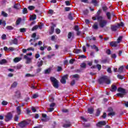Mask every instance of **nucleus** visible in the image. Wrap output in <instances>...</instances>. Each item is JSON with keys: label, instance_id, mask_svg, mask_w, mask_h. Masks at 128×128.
<instances>
[{"label": "nucleus", "instance_id": "nucleus-1", "mask_svg": "<svg viewBox=\"0 0 128 128\" xmlns=\"http://www.w3.org/2000/svg\"><path fill=\"white\" fill-rule=\"evenodd\" d=\"M98 82L100 84H110L112 82L110 81V79L108 78V76H104L98 79Z\"/></svg>", "mask_w": 128, "mask_h": 128}, {"label": "nucleus", "instance_id": "nucleus-2", "mask_svg": "<svg viewBox=\"0 0 128 128\" xmlns=\"http://www.w3.org/2000/svg\"><path fill=\"white\" fill-rule=\"evenodd\" d=\"M50 80L52 82V85L55 88H58L60 87V82L54 77H50Z\"/></svg>", "mask_w": 128, "mask_h": 128}, {"label": "nucleus", "instance_id": "nucleus-3", "mask_svg": "<svg viewBox=\"0 0 128 128\" xmlns=\"http://www.w3.org/2000/svg\"><path fill=\"white\" fill-rule=\"evenodd\" d=\"M4 118L5 122H10V120H12L14 116L12 115V112H8L6 115L4 116Z\"/></svg>", "mask_w": 128, "mask_h": 128}, {"label": "nucleus", "instance_id": "nucleus-4", "mask_svg": "<svg viewBox=\"0 0 128 128\" xmlns=\"http://www.w3.org/2000/svg\"><path fill=\"white\" fill-rule=\"evenodd\" d=\"M68 74L64 75L60 80L61 84H66V80H68Z\"/></svg>", "mask_w": 128, "mask_h": 128}, {"label": "nucleus", "instance_id": "nucleus-5", "mask_svg": "<svg viewBox=\"0 0 128 128\" xmlns=\"http://www.w3.org/2000/svg\"><path fill=\"white\" fill-rule=\"evenodd\" d=\"M108 24V21L106 20H103L99 22V26L101 28H104Z\"/></svg>", "mask_w": 128, "mask_h": 128}, {"label": "nucleus", "instance_id": "nucleus-6", "mask_svg": "<svg viewBox=\"0 0 128 128\" xmlns=\"http://www.w3.org/2000/svg\"><path fill=\"white\" fill-rule=\"evenodd\" d=\"M26 124H28V122L26 120L22 121L20 122L18 124V125L20 128H26Z\"/></svg>", "mask_w": 128, "mask_h": 128}, {"label": "nucleus", "instance_id": "nucleus-7", "mask_svg": "<svg viewBox=\"0 0 128 128\" xmlns=\"http://www.w3.org/2000/svg\"><path fill=\"white\" fill-rule=\"evenodd\" d=\"M118 92L122 94H126V89H124L122 87H120L118 88Z\"/></svg>", "mask_w": 128, "mask_h": 128}, {"label": "nucleus", "instance_id": "nucleus-8", "mask_svg": "<svg viewBox=\"0 0 128 128\" xmlns=\"http://www.w3.org/2000/svg\"><path fill=\"white\" fill-rule=\"evenodd\" d=\"M106 121H100L96 124V126L100 128L102 126H106Z\"/></svg>", "mask_w": 128, "mask_h": 128}, {"label": "nucleus", "instance_id": "nucleus-9", "mask_svg": "<svg viewBox=\"0 0 128 128\" xmlns=\"http://www.w3.org/2000/svg\"><path fill=\"white\" fill-rule=\"evenodd\" d=\"M118 25H111L110 30L112 32H116V30H118Z\"/></svg>", "mask_w": 128, "mask_h": 128}, {"label": "nucleus", "instance_id": "nucleus-10", "mask_svg": "<svg viewBox=\"0 0 128 128\" xmlns=\"http://www.w3.org/2000/svg\"><path fill=\"white\" fill-rule=\"evenodd\" d=\"M110 44L112 48H116L118 46V42L112 41L110 42Z\"/></svg>", "mask_w": 128, "mask_h": 128}, {"label": "nucleus", "instance_id": "nucleus-11", "mask_svg": "<svg viewBox=\"0 0 128 128\" xmlns=\"http://www.w3.org/2000/svg\"><path fill=\"white\" fill-rule=\"evenodd\" d=\"M24 58L26 60V64H28L30 63V61L32 60V58L28 57V56L24 55Z\"/></svg>", "mask_w": 128, "mask_h": 128}, {"label": "nucleus", "instance_id": "nucleus-12", "mask_svg": "<svg viewBox=\"0 0 128 128\" xmlns=\"http://www.w3.org/2000/svg\"><path fill=\"white\" fill-rule=\"evenodd\" d=\"M21 108H22V106H18L16 108V112L18 115L22 114V110H20Z\"/></svg>", "mask_w": 128, "mask_h": 128}, {"label": "nucleus", "instance_id": "nucleus-13", "mask_svg": "<svg viewBox=\"0 0 128 128\" xmlns=\"http://www.w3.org/2000/svg\"><path fill=\"white\" fill-rule=\"evenodd\" d=\"M96 20L100 24V22L104 20V18L102 16H96Z\"/></svg>", "mask_w": 128, "mask_h": 128}, {"label": "nucleus", "instance_id": "nucleus-14", "mask_svg": "<svg viewBox=\"0 0 128 128\" xmlns=\"http://www.w3.org/2000/svg\"><path fill=\"white\" fill-rule=\"evenodd\" d=\"M90 48L92 50H96V52L100 51V49H98V46H96L95 44L92 45L90 46Z\"/></svg>", "mask_w": 128, "mask_h": 128}, {"label": "nucleus", "instance_id": "nucleus-15", "mask_svg": "<svg viewBox=\"0 0 128 128\" xmlns=\"http://www.w3.org/2000/svg\"><path fill=\"white\" fill-rule=\"evenodd\" d=\"M18 83L16 82H14L11 85V88H16V86H18Z\"/></svg>", "mask_w": 128, "mask_h": 128}, {"label": "nucleus", "instance_id": "nucleus-16", "mask_svg": "<svg viewBox=\"0 0 128 128\" xmlns=\"http://www.w3.org/2000/svg\"><path fill=\"white\" fill-rule=\"evenodd\" d=\"M124 66H120L118 69V72H120V74L124 72Z\"/></svg>", "mask_w": 128, "mask_h": 128}, {"label": "nucleus", "instance_id": "nucleus-17", "mask_svg": "<svg viewBox=\"0 0 128 128\" xmlns=\"http://www.w3.org/2000/svg\"><path fill=\"white\" fill-rule=\"evenodd\" d=\"M22 60V58L16 57L14 59V62H18Z\"/></svg>", "mask_w": 128, "mask_h": 128}, {"label": "nucleus", "instance_id": "nucleus-18", "mask_svg": "<svg viewBox=\"0 0 128 128\" xmlns=\"http://www.w3.org/2000/svg\"><path fill=\"white\" fill-rule=\"evenodd\" d=\"M42 64H44V61H42V60L37 62V66H38V68H40Z\"/></svg>", "mask_w": 128, "mask_h": 128}, {"label": "nucleus", "instance_id": "nucleus-19", "mask_svg": "<svg viewBox=\"0 0 128 128\" xmlns=\"http://www.w3.org/2000/svg\"><path fill=\"white\" fill-rule=\"evenodd\" d=\"M118 89V87H116L115 85H112V90H110L111 92H116V90Z\"/></svg>", "mask_w": 128, "mask_h": 128}, {"label": "nucleus", "instance_id": "nucleus-20", "mask_svg": "<svg viewBox=\"0 0 128 128\" xmlns=\"http://www.w3.org/2000/svg\"><path fill=\"white\" fill-rule=\"evenodd\" d=\"M94 108H88V112L90 114H94Z\"/></svg>", "mask_w": 128, "mask_h": 128}, {"label": "nucleus", "instance_id": "nucleus-21", "mask_svg": "<svg viewBox=\"0 0 128 128\" xmlns=\"http://www.w3.org/2000/svg\"><path fill=\"white\" fill-rule=\"evenodd\" d=\"M54 26H52L50 28V30L49 32L50 34H54Z\"/></svg>", "mask_w": 128, "mask_h": 128}, {"label": "nucleus", "instance_id": "nucleus-22", "mask_svg": "<svg viewBox=\"0 0 128 128\" xmlns=\"http://www.w3.org/2000/svg\"><path fill=\"white\" fill-rule=\"evenodd\" d=\"M12 42L14 44H18V39L15 38L12 40Z\"/></svg>", "mask_w": 128, "mask_h": 128}, {"label": "nucleus", "instance_id": "nucleus-23", "mask_svg": "<svg viewBox=\"0 0 128 128\" xmlns=\"http://www.w3.org/2000/svg\"><path fill=\"white\" fill-rule=\"evenodd\" d=\"M8 61L6 59H2L0 60V64H6Z\"/></svg>", "mask_w": 128, "mask_h": 128}, {"label": "nucleus", "instance_id": "nucleus-24", "mask_svg": "<svg viewBox=\"0 0 128 128\" xmlns=\"http://www.w3.org/2000/svg\"><path fill=\"white\" fill-rule=\"evenodd\" d=\"M100 114V108H98L96 110V116H98Z\"/></svg>", "mask_w": 128, "mask_h": 128}, {"label": "nucleus", "instance_id": "nucleus-25", "mask_svg": "<svg viewBox=\"0 0 128 128\" xmlns=\"http://www.w3.org/2000/svg\"><path fill=\"white\" fill-rule=\"evenodd\" d=\"M106 16H107V18L109 20H112V17L110 16V12H107L106 14Z\"/></svg>", "mask_w": 128, "mask_h": 128}, {"label": "nucleus", "instance_id": "nucleus-26", "mask_svg": "<svg viewBox=\"0 0 128 128\" xmlns=\"http://www.w3.org/2000/svg\"><path fill=\"white\" fill-rule=\"evenodd\" d=\"M92 28H94V30H98V24H94L92 26Z\"/></svg>", "mask_w": 128, "mask_h": 128}, {"label": "nucleus", "instance_id": "nucleus-27", "mask_svg": "<svg viewBox=\"0 0 128 128\" xmlns=\"http://www.w3.org/2000/svg\"><path fill=\"white\" fill-rule=\"evenodd\" d=\"M20 22H22V18H18V19L16 20V24L18 26V24H20Z\"/></svg>", "mask_w": 128, "mask_h": 128}, {"label": "nucleus", "instance_id": "nucleus-28", "mask_svg": "<svg viewBox=\"0 0 128 128\" xmlns=\"http://www.w3.org/2000/svg\"><path fill=\"white\" fill-rule=\"evenodd\" d=\"M36 20V15H33L30 17V20Z\"/></svg>", "mask_w": 128, "mask_h": 128}, {"label": "nucleus", "instance_id": "nucleus-29", "mask_svg": "<svg viewBox=\"0 0 128 128\" xmlns=\"http://www.w3.org/2000/svg\"><path fill=\"white\" fill-rule=\"evenodd\" d=\"M82 50L80 49H75L74 52L75 54H80V52H82Z\"/></svg>", "mask_w": 128, "mask_h": 128}, {"label": "nucleus", "instance_id": "nucleus-30", "mask_svg": "<svg viewBox=\"0 0 128 128\" xmlns=\"http://www.w3.org/2000/svg\"><path fill=\"white\" fill-rule=\"evenodd\" d=\"M122 36H120L117 39V43L120 44L122 42Z\"/></svg>", "mask_w": 128, "mask_h": 128}, {"label": "nucleus", "instance_id": "nucleus-31", "mask_svg": "<svg viewBox=\"0 0 128 128\" xmlns=\"http://www.w3.org/2000/svg\"><path fill=\"white\" fill-rule=\"evenodd\" d=\"M115 115H116V112H110L108 114V116H115Z\"/></svg>", "mask_w": 128, "mask_h": 128}, {"label": "nucleus", "instance_id": "nucleus-32", "mask_svg": "<svg viewBox=\"0 0 128 128\" xmlns=\"http://www.w3.org/2000/svg\"><path fill=\"white\" fill-rule=\"evenodd\" d=\"M20 8V6L18 4H15L14 6V8L16 10H18Z\"/></svg>", "mask_w": 128, "mask_h": 128}, {"label": "nucleus", "instance_id": "nucleus-33", "mask_svg": "<svg viewBox=\"0 0 128 128\" xmlns=\"http://www.w3.org/2000/svg\"><path fill=\"white\" fill-rule=\"evenodd\" d=\"M92 4H94L95 6H98V1L96 0H92Z\"/></svg>", "mask_w": 128, "mask_h": 128}, {"label": "nucleus", "instance_id": "nucleus-34", "mask_svg": "<svg viewBox=\"0 0 128 128\" xmlns=\"http://www.w3.org/2000/svg\"><path fill=\"white\" fill-rule=\"evenodd\" d=\"M2 14L4 18H8V14H6V12L2 11Z\"/></svg>", "mask_w": 128, "mask_h": 128}, {"label": "nucleus", "instance_id": "nucleus-35", "mask_svg": "<svg viewBox=\"0 0 128 128\" xmlns=\"http://www.w3.org/2000/svg\"><path fill=\"white\" fill-rule=\"evenodd\" d=\"M68 18L70 20H74V17H72V13H70L68 16Z\"/></svg>", "mask_w": 128, "mask_h": 128}, {"label": "nucleus", "instance_id": "nucleus-36", "mask_svg": "<svg viewBox=\"0 0 128 128\" xmlns=\"http://www.w3.org/2000/svg\"><path fill=\"white\" fill-rule=\"evenodd\" d=\"M37 28H38V26L36 25L32 27V32H34V30H36Z\"/></svg>", "mask_w": 128, "mask_h": 128}, {"label": "nucleus", "instance_id": "nucleus-37", "mask_svg": "<svg viewBox=\"0 0 128 128\" xmlns=\"http://www.w3.org/2000/svg\"><path fill=\"white\" fill-rule=\"evenodd\" d=\"M124 94H122V93H118L116 94L117 96H120V98H122L124 96Z\"/></svg>", "mask_w": 128, "mask_h": 128}, {"label": "nucleus", "instance_id": "nucleus-38", "mask_svg": "<svg viewBox=\"0 0 128 128\" xmlns=\"http://www.w3.org/2000/svg\"><path fill=\"white\" fill-rule=\"evenodd\" d=\"M20 32H26V28H20Z\"/></svg>", "mask_w": 128, "mask_h": 128}, {"label": "nucleus", "instance_id": "nucleus-39", "mask_svg": "<svg viewBox=\"0 0 128 128\" xmlns=\"http://www.w3.org/2000/svg\"><path fill=\"white\" fill-rule=\"evenodd\" d=\"M6 30H12L14 29V27L12 26H7L6 27Z\"/></svg>", "mask_w": 128, "mask_h": 128}, {"label": "nucleus", "instance_id": "nucleus-40", "mask_svg": "<svg viewBox=\"0 0 128 128\" xmlns=\"http://www.w3.org/2000/svg\"><path fill=\"white\" fill-rule=\"evenodd\" d=\"M124 22H121L120 24H118L117 26H118V28L120 26H124Z\"/></svg>", "mask_w": 128, "mask_h": 128}, {"label": "nucleus", "instance_id": "nucleus-41", "mask_svg": "<svg viewBox=\"0 0 128 128\" xmlns=\"http://www.w3.org/2000/svg\"><path fill=\"white\" fill-rule=\"evenodd\" d=\"M80 67L82 68H86V63H82L80 64Z\"/></svg>", "mask_w": 128, "mask_h": 128}, {"label": "nucleus", "instance_id": "nucleus-42", "mask_svg": "<svg viewBox=\"0 0 128 128\" xmlns=\"http://www.w3.org/2000/svg\"><path fill=\"white\" fill-rule=\"evenodd\" d=\"M22 13L24 14H28V9L26 8H24L22 10Z\"/></svg>", "mask_w": 128, "mask_h": 128}, {"label": "nucleus", "instance_id": "nucleus-43", "mask_svg": "<svg viewBox=\"0 0 128 128\" xmlns=\"http://www.w3.org/2000/svg\"><path fill=\"white\" fill-rule=\"evenodd\" d=\"M8 102L6 101V100H3L2 102V106H7L8 105Z\"/></svg>", "mask_w": 128, "mask_h": 128}, {"label": "nucleus", "instance_id": "nucleus-44", "mask_svg": "<svg viewBox=\"0 0 128 128\" xmlns=\"http://www.w3.org/2000/svg\"><path fill=\"white\" fill-rule=\"evenodd\" d=\"M117 77L119 80H124V76H122L120 74L117 75Z\"/></svg>", "mask_w": 128, "mask_h": 128}, {"label": "nucleus", "instance_id": "nucleus-45", "mask_svg": "<svg viewBox=\"0 0 128 128\" xmlns=\"http://www.w3.org/2000/svg\"><path fill=\"white\" fill-rule=\"evenodd\" d=\"M32 76H34V75L33 74H26V75H25V77L26 78H30Z\"/></svg>", "mask_w": 128, "mask_h": 128}, {"label": "nucleus", "instance_id": "nucleus-46", "mask_svg": "<svg viewBox=\"0 0 128 128\" xmlns=\"http://www.w3.org/2000/svg\"><path fill=\"white\" fill-rule=\"evenodd\" d=\"M57 68H58L57 72H62V66H58Z\"/></svg>", "mask_w": 128, "mask_h": 128}, {"label": "nucleus", "instance_id": "nucleus-47", "mask_svg": "<svg viewBox=\"0 0 128 128\" xmlns=\"http://www.w3.org/2000/svg\"><path fill=\"white\" fill-rule=\"evenodd\" d=\"M18 118H20L18 116V115H15V116L14 118V122H18Z\"/></svg>", "mask_w": 128, "mask_h": 128}, {"label": "nucleus", "instance_id": "nucleus-48", "mask_svg": "<svg viewBox=\"0 0 128 128\" xmlns=\"http://www.w3.org/2000/svg\"><path fill=\"white\" fill-rule=\"evenodd\" d=\"M74 30H76V32L80 30V27H78V26L76 25L74 26Z\"/></svg>", "mask_w": 128, "mask_h": 128}, {"label": "nucleus", "instance_id": "nucleus-49", "mask_svg": "<svg viewBox=\"0 0 128 128\" xmlns=\"http://www.w3.org/2000/svg\"><path fill=\"white\" fill-rule=\"evenodd\" d=\"M96 68H97L98 70H102V65H100V64H98L96 65Z\"/></svg>", "mask_w": 128, "mask_h": 128}, {"label": "nucleus", "instance_id": "nucleus-50", "mask_svg": "<svg viewBox=\"0 0 128 128\" xmlns=\"http://www.w3.org/2000/svg\"><path fill=\"white\" fill-rule=\"evenodd\" d=\"M28 9H29L30 10H34V6H29L28 7Z\"/></svg>", "mask_w": 128, "mask_h": 128}, {"label": "nucleus", "instance_id": "nucleus-51", "mask_svg": "<svg viewBox=\"0 0 128 128\" xmlns=\"http://www.w3.org/2000/svg\"><path fill=\"white\" fill-rule=\"evenodd\" d=\"M108 62V59H104L101 61V64H106Z\"/></svg>", "mask_w": 128, "mask_h": 128}, {"label": "nucleus", "instance_id": "nucleus-52", "mask_svg": "<svg viewBox=\"0 0 128 128\" xmlns=\"http://www.w3.org/2000/svg\"><path fill=\"white\" fill-rule=\"evenodd\" d=\"M106 54H107L108 56H110V54H112V51L108 49L106 51Z\"/></svg>", "mask_w": 128, "mask_h": 128}, {"label": "nucleus", "instance_id": "nucleus-53", "mask_svg": "<svg viewBox=\"0 0 128 128\" xmlns=\"http://www.w3.org/2000/svg\"><path fill=\"white\" fill-rule=\"evenodd\" d=\"M74 60H75L74 59H71V60H70L69 63L70 64H74Z\"/></svg>", "mask_w": 128, "mask_h": 128}, {"label": "nucleus", "instance_id": "nucleus-54", "mask_svg": "<svg viewBox=\"0 0 128 128\" xmlns=\"http://www.w3.org/2000/svg\"><path fill=\"white\" fill-rule=\"evenodd\" d=\"M108 112H114V109H112V108L110 107L108 108Z\"/></svg>", "mask_w": 128, "mask_h": 128}, {"label": "nucleus", "instance_id": "nucleus-55", "mask_svg": "<svg viewBox=\"0 0 128 128\" xmlns=\"http://www.w3.org/2000/svg\"><path fill=\"white\" fill-rule=\"evenodd\" d=\"M111 58H114V59L116 58V54H112L111 55Z\"/></svg>", "mask_w": 128, "mask_h": 128}, {"label": "nucleus", "instance_id": "nucleus-56", "mask_svg": "<svg viewBox=\"0 0 128 128\" xmlns=\"http://www.w3.org/2000/svg\"><path fill=\"white\" fill-rule=\"evenodd\" d=\"M72 126V124H64V128H70Z\"/></svg>", "mask_w": 128, "mask_h": 128}, {"label": "nucleus", "instance_id": "nucleus-57", "mask_svg": "<svg viewBox=\"0 0 128 128\" xmlns=\"http://www.w3.org/2000/svg\"><path fill=\"white\" fill-rule=\"evenodd\" d=\"M74 84H76V80H72L70 82V86H73Z\"/></svg>", "mask_w": 128, "mask_h": 128}, {"label": "nucleus", "instance_id": "nucleus-58", "mask_svg": "<svg viewBox=\"0 0 128 128\" xmlns=\"http://www.w3.org/2000/svg\"><path fill=\"white\" fill-rule=\"evenodd\" d=\"M50 68H48L45 70V74H50Z\"/></svg>", "mask_w": 128, "mask_h": 128}, {"label": "nucleus", "instance_id": "nucleus-59", "mask_svg": "<svg viewBox=\"0 0 128 128\" xmlns=\"http://www.w3.org/2000/svg\"><path fill=\"white\" fill-rule=\"evenodd\" d=\"M56 34H58L60 33V30L58 29V28H56Z\"/></svg>", "mask_w": 128, "mask_h": 128}, {"label": "nucleus", "instance_id": "nucleus-60", "mask_svg": "<svg viewBox=\"0 0 128 128\" xmlns=\"http://www.w3.org/2000/svg\"><path fill=\"white\" fill-rule=\"evenodd\" d=\"M38 98V94H34L32 96V98Z\"/></svg>", "mask_w": 128, "mask_h": 128}, {"label": "nucleus", "instance_id": "nucleus-61", "mask_svg": "<svg viewBox=\"0 0 128 128\" xmlns=\"http://www.w3.org/2000/svg\"><path fill=\"white\" fill-rule=\"evenodd\" d=\"M66 12H70V7H66L64 8Z\"/></svg>", "mask_w": 128, "mask_h": 128}, {"label": "nucleus", "instance_id": "nucleus-62", "mask_svg": "<svg viewBox=\"0 0 128 128\" xmlns=\"http://www.w3.org/2000/svg\"><path fill=\"white\" fill-rule=\"evenodd\" d=\"M107 72H108V74H112V68H108L107 69Z\"/></svg>", "mask_w": 128, "mask_h": 128}, {"label": "nucleus", "instance_id": "nucleus-63", "mask_svg": "<svg viewBox=\"0 0 128 128\" xmlns=\"http://www.w3.org/2000/svg\"><path fill=\"white\" fill-rule=\"evenodd\" d=\"M22 68V66L20 64H18L16 66L17 70H20V68Z\"/></svg>", "mask_w": 128, "mask_h": 128}, {"label": "nucleus", "instance_id": "nucleus-64", "mask_svg": "<svg viewBox=\"0 0 128 128\" xmlns=\"http://www.w3.org/2000/svg\"><path fill=\"white\" fill-rule=\"evenodd\" d=\"M72 38V32H69L68 36V38Z\"/></svg>", "mask_w": 128, "mask_h": 128}]
</instances>
